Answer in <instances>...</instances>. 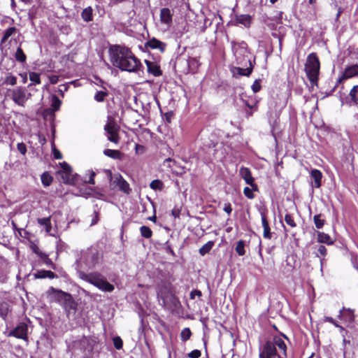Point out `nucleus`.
I'll use <instances>...</instances> for the list:
<instances>
[{
  "label": "nucleus",
  "instance_id": "obj_6",
  "mask_svg": "<svg viewBox=\"0 0 358 358\" xmlns=\"http://www.w3.org/2000/svg\"><path fill=\"white\" fill-rule=\"evenodd\" d=\"M8 337H15L16 338L28 340V326L24 322H20L14 329L8 334Z\"/></svg>",
  "mask_w": 358,
  "mask_h": 358
},
{
  "label": "nucleus",
  "instance_id": "obj_2",
  "mask_svg": "<svg viewBox=\"0 0 358 358\" xmlns=\"http://www.w3.org/2000/svg\"><path fill=\"white\" fill-rule=\"evenodd\" d=\"M101 258L102 255L96 248H88L81 251L80 258L76 260L77 269L79 273L85 269H92L99 263Z\"/></svg>",
  "mask_w": 358,
  "mask_h": 358
},
{
  "label": "nucleus",
  "instance_id": "obj_30",
  "mask_svg": "<svg viewBox=\"0 0 358 358\" xmlns=\"http://www.w3.org/2000/svg\"><path fill=\"white\" fill-rule=\"evenodd\" d=\"M9 311V304L6 301H0V317L5 320Z\"/></svg>",
  "mask_w": 358,
  "mask_h": 358
},
{
  "label": "nucleus",
  "instance_id": "obj_37",
  "mask_svg": "<svg viewBox=\"0 0 358 358\" xmlns=\"http://www.w3.org/2000/svg\"><path fill=\"white\" fill-rule=\"evenodd\" d=\"M15 58L17 62L20 63L25 62L27 57L21 48L19 47L17 48L16 52L15 53Z\"/></svg>",
  "mask_w": 358,
  "mask_h": 358
},
{
  "label": "nucleus",
  "instance_id": "obj_44",
  "mask_svg": "<svg viewBox=\"0 0 358 358\" xmlns=\"http://www.w3.org/2000/svg\"><path fill=\"white\" fill-rule=\"evenodd\" d=\"M4 84H9L12 86L15 85L17 83V78L10 73H8L6 77L5 80L3 82Z\"/></svg>",
  "mask_w": 358,
  "mask_h": 358
},
{
  "label": "nucleus",
  "instance_id": "obj_22",
  "mask_svg": "<svg viewBox=\"0 0 358 358\" xmlns=\"http://www.w3.org/2000/svg\"><path fill=\"white\" fill-rule=\"evenodd\" d=\"M62 169V172L64 176H62L63 180L65 182H69L71 180V174L72 173V169L69 164L66 162H62L60 164Z\"/></svg>",
  "mask_w": 358,
  "mask_h": 358
},
{
  "label": "nucleus",
  "instance_id": "obj_20",
  "mask_svg": "<svg viewBox=\"0 0 358 358\" xmlns=\"http://www.w3.org/2000/svg\"><path fill=\"white\" fill-rule=\"evenodd\" d=\"M262 224L264 228L263 236L264 238L271 239V233L268 222L264 213H261Z\"/></svg>",
  "mask_w": 358,
  "mask_h": 358
},
{
  "label": "nucleus",
  "instance_id": "obj_46",
  "mask_svg": "<svg viewBox=\"0 0 358 358\" xmlns=\"http://www.w3.org/2000/svg\"><path fill=\"white\" fill-rule=\"evenodd\" d=\"M29 80L36 84L41 83L40 75L36 72L29 73Z\"/></svg>",
  "mask_w": 358,
  "mask_h": 358
},
{
  "label": "nucleus",
  "instance_id": "obj_39",
  "mask_svg": "<svg viewBox=\"0 0 358 358\" xmlns=\"http://www.w3.org/2000/svg\"><path fill=\"white\" fill-rule=\"evenodd\" d=\"M313 221L317 229H320L324 225V220L322 218V214L315 215L313 217Z\"/></svg>",
  "mask_w": 358,
  "mask_h": 358
},
{
  "label": "nucleus",
  "instance_id": "obj_48",
  "mask_svg": "<svg viewBox=\"0 0 358 358\" xmlns=\"http://www.w3.org/2000/svg\"><path fill=\"white\" fill-rule=\"evenodd\" d=\"M285 222L291 227H295L296 226V222L294 220L293 217L290 214H286L285 216Z\"/></svg>",
  "mask_w": 358,
  "mask_h": 358
},
{
  "label": "nucleus",
  "instance_id": "obj_13",
  "mask_svg": "<svg viewBox=\"0 0 358 358\" xmlns=\"http://www.w3.org/2000/svg\"><path fill=\"white\" fill-rule=\"evenodd\" d=\"M113 183H115L120 191L125 194H129L131 189L129 183L123 178L122 175L117 173L114 176Z\"/></svg>",
  "mask_w": 358,
  "mask_h": 358
},
{
  "label": "nucleus",
  "instance_id": "obj_10",
  "mask_svg": "<svg viewBox=\"0 0 358 358\" xmlns=\"http://www.w3.org/2000/svg\"><path fill=\"white\" fill-rule=\"evenodd\" d=\"M239 176L245 180V183L249 185L254 191H258L257 185L255 182V179L252 176L250 170L247 168L242 166L239 170Z\"/></svg>",
  "mask_w": 358,
  "mask_h": 358
},
{
  "label": "nucleus",
  "instance_id": "obj_60",
  "mask_svg": "<svg viewBox=\"0 0 358 358\" xmlns=\"http://www.w3.org/2000/svg\"><path fill=\"white\" fill-rule=\"evenodd\" d=\"M58 77L57 76H52L50 78V83L52 84H56L58 82Z\"/></svg>",
  "mask_w": 358,
  "mask_h": 358
},
{
  "label": "nucleus",
  "instance_id": "obj_11",
  "mask_svg": "<svg viewBox=\"0 0 358 358\" xmlns=\"http://www.w3.org/2000/svg\"><path fill=\"white\" fill-rule=\"evenodd\" d=\"M12 99L18 106H24L27 100L26 92L22 87H17L11 91Z\"/></svg>",
  "mask_w": 358,
  "mask_h": 358
},
{
  "label": "nucleus",
  "instance_id": "obj_24",
  "mask_svg": "<svg viewBox=\"0 0 358 358\" xmlns=\"http://www.w3.org/2000/svg\"><path fill=\"white\" fill-rule=\"evenodd\" d=\"M273 344H275V348H278L280 350L282 351L284 357H287V346L285 341L279 336H275L273 338V341H271Z\"/></svg>",
  "mask_w": 358,
  "mask_h": 358
},
{
  "label": "nucleus",
  "instance_id": "obj_27",
  "mask_svg": "<svg viewBox=\"0 0 358 358\" xmlns=\"http://www.w3.org/2000/svg\"><path fill=\"white\" fill-rule=\"evenodd\" d=\"M34 277L36 278H48L50 279H53V278H57V275L51 271L40 270L34 273Z\"/></svg>",
  "mask_w": 358,
  "mask_h": 358
},
{
  "label": "nucleus",
  "instance_id": "obj_8",
  "mask_svg": "<svg viewBox=\"0 0 358 358\" xmlns=\"http://www.w3.org/2000/svg\"><path fill=\"white\" fill-rule=\"evenodd\" d=\"M278 356V358H283L280 355H277V350L275 348V344L271 341H267L264 345L262 352L259 354L260 358H275Z\"/></svg>",
  "mask_w": 358,
  "mask_h": 358
},
{
  "label": "nucleus",
  "instance_id": "obj_28",
  "mask_svg": "<svg viewBox=\"0 0 358 358\" xmlns=\"http://www.w3.org/2000/svg\"><path fill=\"white\" fill-rule=\"evenodd\" d=\"M93 9L91 6H88L84 8L81 13L82 19L86 22H89L93 20Z\"/></svg>",
  "mask_w": 358,
  "mask_h": 358
},
{
  "label": "nucleus",
  "instance_id": "obj_53",
  "mask_svg": "<svg viewBox=\"0 0 358 358\" xmlns=\"http://www.w3.org/2000/svg\"><path fill=\"white\" fill-rule=\"evenodd\" d=\"M88 173H89V179L85 180V182H87L90 184L94 185L95 183L94 178L96 173L93 171H90V170L88 171Z\"/></svg>",
  "mask_w": 358,
  "mask_h": 358
},
{
  "label": "nucleus",
  "instance_id": "obj_5",
  "mask_svg": "<svg viewBox=\"0 0 358 358\" xmlns=\"http://www.w3.org/2000/svg\"><path fill=\"white\" fill-rule=\"evenodd\" d=\"M47 295L51 302L57 303L62 307L72 296L68 292H65L61 289H55L53 287L49 288V289L47 291Z\"/></svg>",
  "mask_w": 358,
  "mask_h": 358
},
{
  "label": "nucleus",
  "instance_id": "obj_33",
  "mask_svg": "<svg viewBox=\"0 0 358 358\" xmlns=\"http://www.w3.org/2000/svg\"><path fill=\"white\" fill-rule=\"evenodd\" d=\"M17 31V29L15 27H9L6 29L3 34V36L1 40V43H5L6 41L12 35L15 34Z\"/></svg>",
  "mask_w": 358,
  "mask_h": 358
},
{
  "label": "nucleus",
  "instance_id": "obj_18",
  "mask_svg": "<svg viewBox=\"0 0 358 358\" xmlns=\"http://www.w3.org/2000/svg\"><path fill=\"white\" fill-rule=\"evenodd\" d=\"M310 177L313 179L312 185L315 188H319L321 186V180L322 173L317 169H313L310 172Z\"/></svg>",
  "mask_w": 358,
  "mask_h": 358
},
{
  "label": "nucleus",
  "instance_id": "obj_12",
  "mask_svg": "<svg viewBox=\"0 0 358 358\" xmlns=\"http://www.w3.org/2000/svg\"><path fill=\"white\" fill-rule=\"evenodd\" d=\"M182 63H185L187 64V66L183 69L184 73L194 71L199 66L198 60L194 57H189L188 59H182V58L177 59V65H180Z\"/></svg>",
  "mask_w": 358,
  "mask_h": 358
},
{
  "label": "nucleus",
  "instance_id": "obj_17",
  "mask_svg": "<svg viewBox=\"0 0 358 358\" xmlns=\"http://www.w3.org/2000/svg\"><path fill=\"white\" fill-rule=\"evenodd\" d=\"M173 13L168 8H162L160 10V20L162 23L170 24L172 22Z\"/></svg>",
  "mask_w": 358,
  "mask_h": 358
},
{
  "label": "nucleus",
  "instance_id": "obj_3",
  "mask_svg": "<svg viewBox=\"0 0 358 358\" xmlns=\"http://www.w3.org/2000/svg\"><path fill=\"white\" fill-rule=\"evenodd\" d=\"M320 69V63L315 52L308 55L305 64V71L310 83L316 85Z\"/></svg>",
  "mask_w": 358,
  "mask_h": 358
},
{
  "label": "nucleus",
  "instance_id": "obj_40",
  "mask_svg": "<svg viewBox=\"0 0 358 358\" xmlns=\"http://www.w3.org/2000/svg\"><path fill=\"white\" fill-rule=\"evenodd\" d=\"M327 255V248L325 246L320 245L318 246L317 252L316 253V256L318 257H322L320 258L321 267H322L323 262L324 261V257Z\"/></svg>",
  "mask_w": 358,
  "mask_h": 358
},
{
  "label": "nucleus",
  "instance_id": "obj_31",
  "mask_svg": "<svg viewBox=\"0 0 358 358\" xmlns=\"http://www.w3.org/2000/svg\"><path fill=\"white\" fill-rule=\"evenodd\" d=\"M103 154L114 159H118L121 158V152L117 150L106 149L103 151Z\"/></svg>",
  "mask_w": 358,
  "mask_h": 358
},
{
  "label": "nucleus",
  "instance_id": "obj_32",
  "mask_svg": "<svg viewBox=\"0 0 358 358\" xmlns=\"http://www.w3.org/2000/svg\"><path fill=\"white\" fill-rule=\"evenodd\" d=\"M41 182L45 187H48L53 181L52 176L48 172H44L41 177Z\"/></svg>",
  "mask_w": 358,
  "mask_h": 358
},
{
  "label": "nucleus",
  "instance_id": "obj_47",
  "mask_svg": "<svg viewBox=\"0 0 358 358\" xmlns=\"http://www.w3.org/2000/svg\"><path fill=\"white\" fill-rule=\"evenodd\" d=\"M113 345L117 350H120L122 348L123 342L120 336H115V338H113Z\"/></svg>",
  "mask_w": 358,
  "mask_h": 358
},
{
  "label": "nucleus",
  "instance_id": "obj_4",
  "mask_svg": "<svg viewBox=\"0 0 358 358\" xmlns=\"http://www.w3.org/2000/svg\"><path fill=\"white\" fill-rule=\"evenodd\" d=\"M80 278L103 292H111L115 289L114 286L109 283L101 274L96 272L87 274L84 271H80Z\"/></svg>",
  "mask_w": 358,
  "mask_h": 358
},
{
  "label": "nucleus",
  "instance_id": "obj_42",
  "mask_svg": "<svg viewBox=\"0 0 358 358\" xmlns=\"http://www.w3.org/2000/svg\"><path fill=\"white\" fill-rule=\"evenodd\" d=\"M192 332L189 328H184L180 332V338L183 342H186L190 338Z\"/></svg>",
  "mask_w": 358,
  "mask_h": 358
},
{
  "label": "nucleus",
  "instance_id": "obj_26",
  "mask_svg": "<svg viewBox=\"0 0 358 358\" xmlns=\"http://www.w3.org/2000/svg\"><path fill=\"white\" fill-rule=\"evenodd\" d=\"M317 241L321 243H325L327 245H332L334 243V241L331 238V236L322 231H317Z\"/></svg>",
  "mask_w": 358,
  "mask_h": 358
},
{
  "label": "nucleus",
  "instance_id": "obj_36",
  "mask_svg": "<svg viewBox=\"0 0 358 358\" xmlns=\"http://www.w3.org/2000/svg\"><path fill=\"white\" fill-rule=\"evenodd\" d=\"M245 243L243 240H240L236 243L235 250L239 256H243L245 254Z\"/></svg>",
  "mask_w": 358,
  "mask_h": 358
},
{
  "label": "nucleus",
  "instance_id": "obj_35",
  "mask_svg": "<svg viewBox=\"0 0 358 358\" xmlns=\"http://www.w3.org/2000/svg\"><path fill=\"white\" fill-rule=\"evenodd\" d=\"M214 245L213 241H208L206 244H204L200 249H199V254L201 256H204L206 254L208 253L210 250L213 248Z\"/></svg>",
  "mask_w": 358,
  "mask_h": 358
},
{
  "label": "nucleus",
  "instance_id": "obj_29",
  "mask_svg": "<svg viewBox=\"0 0 358 358\" xmlns=\"http://www.w3.org/2000/svg\"><path fill=\"white\" fill-rule=\"evenodd\" d=\"M249 63H250V66L249 67H248L246 69H243V68H241V67H237V68L235 69L236 72L239 76H249L252 73V69H253V66H252L250 60H249Z\"/></svg>",
  "mask_w": 358,
  "mask_h": 358
},
{
  "label": "nucleus",
  "instance_id": "obj_62",
  "mask_svg": "<svg viewBox=\"0 0 358 358\" xmlns=\"http://www.w3.org/2000/svg\"><path fill=\"white\" fill-rule=\"evenodd\" d=\"M172 115H173L172 113H165V117H166V121L168 122H171Z\"/></svg>",
  "mask_w": 358,
  "mask_h": 358
},
{
  "label": "nucleus",
  "instance_id": "obj_21",
  "mask_svg": "<svg viewBox=\"0 0 358 358\" xmlns=\"http://www.w3.org/2000/svg\"><path fill=\"white\" fill-rule=\"evenodd\" d=\"M145 64L148 67V71L155 76H159L162 74L159 66L155 62L145 60Z\"/></svg>",
  "mask_w": 358,
  "mask_h": 358
},
{
  "label": "nucleus",
  "instance_id": "obj_59",
  "mask_svg": "<svg viewBox=\"0 0 358 358\" xmlns=\"http://www.w3.org/2000/svg\"><path fill=\"white\" fill-rule=\"evenodd\" d=\"M223 210L224 212H226L228 215H230L232 211L231 206L229 203H226L224 204Z\"/></svg>",
  "mask_w": 358,
  "mask_h": 358
},
{
  "label": "nucleus",
  "instance_id": "obj_19",
  "mask_svg": "<svg viewBox=\"0 0 358 358\" xmlns=\"http://www.w3.org/2000/svg\"><path fill=\"white\" fill-rule=\"evenodd\" d=\"M232 50L234 54L240 52L241 54L244 55L248 52V44L245 41L241 42H231Z\"/></svg>",
  "mask_w": 358,
  "mask_h": 358
},
{
  "label": "nucleus",
  "instance_id": "obj_58",
  "mask_svg": "<svg viewBox=\"0 0 358 358\" xmlns=\"http://www.w3.org/2000/svg\"><path fill=\"white\" fill-rule=\"evenodd\" d=\"M171 214L175 217H179L180 215V209L177 206L174 207L171 210Z\"/></svg>",
  "mask_w": 358,
  "mask_h": 358
},
{
  "label": "nucleus",
  "instance_id": "obj_38",
  "mask_svg": "<svg viewBox=\"0 0 358 358\" xmlns=\"http://www.w3.org/2000/svg\"><path fill=\"white\" fill-rule=\"evenodd\" d=\"M108 95V92L106 90L104 91H97L94 94V99L97 102H103L106 97Z\"/></svg>",
  "mask_w": 358,
  "mask_h": 358
},
{
  "label": "nucleus",
  "instance_id": "obj_57",
  "mask_svg": "<svg viewBox=\"0 0 358 358\" xmlns=\"http://www.w3.org/2000/svg\"><path fill=\"white\" fill-rule=\"evenodd\" d=\"M335 7L337 8V14L336 16V21H338L339 17L343 11V9L341 6H338L336 2L335 3Z\"/></svg>",
  "mask_w": 358,
  "mask_h": 358
},
{
  "label": "nucleus",
  "instance_id": "obj_16",
  "mask_svg": "<svg viewBox=\"0 0 358 358\" xmlns=\"http://www.w3.org/2000/svg\"><path fill=\"white\" fill-rule=\"evenodd\" d=\"M339 318H343L345 322L348 323H352L355 320L354 310L350 308H345L343 307L339 311Z\"/></svg>",
  "mask_w": 358,
  "mask_h": 358
},
{
  "label": "nucleus",
  "instance_id": "obj_9",
  "mask_svg": "<svg viewBox=\"0 0 358 358\" xmlns=\"http://www.w3.org/2000/svg\"><path fill=\"white\" fill-rule=\"evenodd\" d=\"M358 76V64L347 66L341 76L338 78L337 84L341 83L345 80L356 77Z\"/></svg>",
  "mask_w": 358,
  "mask_h": 358
},
{
  "label": "nucleus",
  "instance_id": "obj_54",
  "mask_svg": "<svg viewBox=\"0 0 358 358\" xmlns=\"http://www.w3.org/2000/svg\"><path fill=\"white\" fill-rule=\"evenodd\" d=\"M201 351L199 350H194L188 354L189 358H199L201 356Z\"/></svg>",
  "mask_w": 358,
  "mask_h": 358
},
{
  "label": "nucleus",
  "instance_id": "obj_61",
  "mask_svg": "<svg viewBox=\"0 0 358 358\" xmlns=\"http://www.w3.org/2000/svg\"><path fill=\"white\" fill-rule=\"evenodd\" d=\"M94 214H95V216L92 219V225H94L95 224H96L98 222V213L97 212H94Z\"/></svg>",
  "mask_w": 358,
  "mask_h": 358
},
{
  "label": "nucleus",
  "instance_id": "obj_34",
  "mask_svg": "<svg viewBox=\"0 0 358 358\" xmlns=\"http://www.w3.org/2000/svg\"><path fill=\"white\" fill-rule=\"evenodd\" d=\"M37 222L40 225L43 226L45 228L47 232H50L51 231L52 226L50 217L38 218Z\"/></svg>",
  "mask_w": 358,
  "mask_h": 358
},
{
  "label": "nucleus",
  "instance_id": "obj_51",
  "mask_svg": "<svg viewBox=\"0 0 358 358\" xmlns=\"http://www.w3.org/2000/svg\"><path fill=\"white\" fill-rule=\"evenodd\" d=\"M17 149L23 155L27 153V146L24 143H18L17 145Z\"/></svg>",
  "mask_w": 358,
  "mask_h": 358
},
{
  "label": "nucleus",
  "instance_id": "obj_1",
  "mask_svg": "<svg viewBox=\"0 0 358 358\" xmlns=\"http://www.w3.org/2000/svg\"><path fill=\"white\" fill-rule=\"evenodd\" d=\"M109 52L113 65L122 71L136 72L141 66L140 60L125 46L113 45Z\"/></svg>",
  "mask_w": 358,
  "mask_h": 358
},
{
  "label": "nucleus",
  "instance_id": "obj_7",
  "mask_svg": "<svg viewBox=\"0 0 358 358\" xmlns=\"http://www.w3.org/2000/svg\"><path fill=\"white\" fill-rule=\"evenodd\" d=\"M104 129L108 134V140L110 142L117 143L119 141V136L117 131L119 127L115 122L114 120H110L104 127Z\"/></svg>",
  "mask_w": 358,
  "mask_h": 358
},
{
  "label": "nucleus",
  "instance_id": "obj_55",
  "mask_svg": "<svg viewBox=\"0 0 358 358\" xmlns=\"http://www.w3.org/2000/svg\"><path fill=\"white\" fill-rule=\"evenodd\" d=\"M324 321L334 324L336 327H339V324L331 317H328V316L324 317Z\"/></svg>",
  "mask_w": 358,
  "mask_h": 358
},
{
  "label": "nucleus",
  "instance_id": "obj_43",
  "mask_svg": "<svg viewBox=\"0 0 358 358\" xmlns=\"http://www.w3.org/2000/svg\"><path fill=\"white\" fill-rule=\"evenodd\" d=\"M150 187L154 190H162L164 187V184L159 180H154L150 182Z\"/></svg>",
  "mask_w": 358,
  "mask_h": 358
},
{
  "label": "nucleus",
  "instance_id": "obj_14",
  "mask_svg": "<svg viewBox=\"0 0 358 358\" xmlns=\"http://www.w3.org/2000/svg\"><path fill=\"white\" fill-rule=\"evenodd\" d=\"M78 304L71 296L70 299L62 306L68 318L73 317L77 310Z\"/></svg>",
  "mask_w": 358,
  "mask_h": 358
},
{
  "label": "nucleus",
  "instance_id": "obj_49",
  "mask_svg": "<svg viewBox=\"0 0 358 358\" xmlns=\"http://www.w3.org/2000/svg\"><path fill=\"white\" fill-rule=\"evenodd\" d=\"M254 190L252 188H250L248 187H245L243 189L244 195L249 199H252L255 198V194H253Z\"/></svg>",
  "mask_w": 358,
  "mask_h": 358
},
{
  "label": "nucleus",
  "instance_id": "obj_25",
  "mask_svg": "<svg viewBox=\"0 0 358 358\" xmlns=\"http://www.w3.org/2000/svg\"><path fill=\"white\" fill-rule=\"evenodd\" d=\"M236 21L248 28L251 24L252 17L250 15H236Z\"/></svg>",
  "mask_w": 358,
  "mask_h": 358
},
{
  "label": "nucleus",
  "instance_id": "obj_15",
  "mask_svg": "<svg viewBox=\"0 0 358 358\" xmlns=\"http://www.w3.org/2000/svg\"><path fill=\"white\" fill-rule=\"evenodd\" d=\"M145 46L151 49H158L163 52L165 50L166 44L155 38H152L145 43Z\"/></svg>",
  "mask_w": 358,
  "mask_h": 358
},
{
  "label": "nucleus",
  "instance_id": "obj_56",
  "mask_svg": "<svg viewBox=\"0 0 358 358\" xmlns=\"http://www.w3.org/2000/svg\"><path fill=\"white\" fill-rule=\"evenodd\" d=\"M52 153H53V156H54V158L55 159H61L62 158V153L60 152L59 150H58L57 149H56L55 148H54L52 149Z\"/></svg>",
  "mask_w": 358,
  "mask_h": 358
},
{
  "label": "nucleus",
  "instance_id": "obj_45",
  "mask_svg": "<svg viewBox=\"0 0 358 358\" xmlns=\"http://www.w3.org/2000/svg\"><path fill=\"white\" fill-rule=\"evenodd\" d=\"M61 104L62 101L59 99V98L56 96H53L51 104V106L53 108V110H58L60 108Z\"/></svg>",
  "mask_w": 358,
  "mask_h": 358
},
{
  "label": "nucleus",
  "instance_id": "obj_52",
  "mask_svg": "<svg viewBox=\"0 0 358 358\" xmlns=\"http://www.w3.org/2000/svg\"><path fill=\"white\" fill-rule=\"evenodd\" d=\"M91 191L92 193L90 194L92 195V196L96 199H102L105 196V195L103 193L96 189H91Z\"/></svg>",
  "mask_w": 358,
  "mask_h": 358
},
{
  "label": "nucleus",
  "instance_id": "obj_63",
  "mask_svg": "<svg viewBox=\"0 0 358 358\" xmlns=\"http://www.w3.org/2000/svg\"><path fill=\"white\" fill-rule=\"evenodd\" d=\"M194 292H195L197 295H199V296H201V292L200 291H199V290H195V291H194V292H191V294H190V296H191V298H192V299H194Z\"/></svg>",
  "mask_w": 358,
  "mask_h": 358
},
{
  "label": "nucleus",
  "instance_id": "obj_23",
  "mask_svg": "<svg viewBox=\"0 0 358 358\" xmlns=\"http://www.w3.org/2000/svg\"><path fill=\"white\" fill-rule=\"evenodd\" d=\"M348 98L350 99V105L358 106V85L353 86L350 90Z\"/></svg>",
  "mask_w": 358,
  "mask_h": 358
},
{
  "label": "nucleus",
  "instance_id": "obj_64",
  "mask_svg": "<svg viewBox=\"0 0 358 358\" xmlns=\"http://www.w3.org/2000/svg\"><path fill=\"white\" fill-rule=\"evenodd\" d=\"M24 231V229H20V228L17 229V233H18L19 236H22V237H24V235H22V231Z\"/></svg>",
  "mask_w": 358,
  "mask_h": 358
},
{
  "label": "nucleus",
  "instance_id": "obj_41",
  "mask_svg": "<svg viewBox=\"0 0 358 358\" xmlns=\"http://www.w3.org/2000/svg\"><path fill=\"white\" fill-rule=\"evenodd\" d=\"M140 232L141 235L145 238H150L152 235V230L147 226H142L140 228Z\"/></svg>",
  "mask_w": 358,
  "mask_h": 358
},
{
  "label": "nucleus",
  "instance_id": "obj_50",
  "mask_svg": "<svg viewBox=\"0 0 358 358\" xmlns=\"http://www.w3.org/2000/svg\"><path fill=\"white\" fill-rule=\"evenodd\" d=\"M261 80H255L252 85V90L255 93L258 92L261 90Z\"/></svg>",
  "mask_w": 358,
  "mask_h": 358
}]
</instances>
